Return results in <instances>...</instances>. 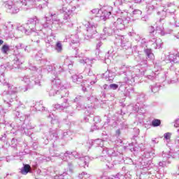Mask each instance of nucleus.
<instances>
[{
    "mask_svg": "<svg viewBox=\"0 0 179 179\" xmlns=\"http://www.w3.org/2000/svg\"><path fill=\"white\" fill-rule=\"evenodd\" d=\"M44 29L50 27V23H48V17H45L40 20L37 17H34L28 20L27 23L18 27V30L24 32L27 36H30L31 33H37V31H41Z\"/></svg>",
    "mask_w": 179,
    "mask_h": 179,
    "instance_id": "1",
    "label": "nucleus"
},
{
    "mask_svg": "<svg viewBox=\"0 0 179 179\" xmlns=\"http://www.w3.org/2000/svg\"><path fill=\"white\" fill-rule=\"evenodd\" d=\"M3 86L8 88L7 91H3V100L4 103H8V107H10V103L13 100H15L17 96L16 93H17V87L9 84V83L3 82Z\"/></svg>",
    "mask_w": 179,
    "mask_h": 179,
    "instance_id": "2",
    "label": "nucleus"
},
{
    "mask_svg": "<svg viewBox=\"0 0 179 179\" xmlns=\"http://www.w3.org/2000/svg\"><path fill=\"white\" fill-rule=\"evenodd\" d=\"M52 89L49 92V96H52L55 94H61V98L68 97L69 92L66 90V87L61 85V80L55 79L52 80Z\"/></svg>",
    "mask_w": 179,
    "mask_h": 179,
    "instance_id": "3",
    "label": "nucleus"
},
{
    "mask_svg": "<svg viewBox=\"0 0 179 179\" xmlns=\"http://www.w3.org/2000/svg\"><path fill=\"white\" fill-rule=\"evenodd\" d=\"M22 3L21 1L13 3L12 0H8L4 1V6L8 13L13 14L17 13L20 8L23 9Z\"/></svg>",
    "mask_w": 179,
    "mask_h": 179,
    "instance_id": "4",
    "label": "nucleus"
},
{
    "mask_svg": "<svg viewBox=\"0 0 179 179\" xmlns=\"http://www.w3.org/2000/svg\"><path fill=\"white\" fill-rule=\"evenodd\" d=\"M130 20L131 18L128 17V13L124 12L122 13L121 17L117 18L113 25L114 26L115 29H117V30H124L127 24L129 23Z\"/></svg>",
    "mask_w": 179,
    "mask_h": 179,
    "instance_id": "5",
    "label": "nucleus"
},
{
    "mask_svg": "<svg viewBox=\"0 0 179 179\" xmlns=\"http://www.w3.org/2000/svg\"><path fill=\"white\" fill-rule=\"evenodd\" d=\"M107 155L105 156H101L99 157V160L101 162H110L111 160V157L110 156H112V157H117V156H122V154H121L120 152L117 150V148H106V150Z\"/></svg>",
    "mask_w": 179,
    "mask_h": 179,
    "instance_id": "6",
    "label": "nucleus"
},
{
    "mask_svg": "<svg viewBox=\"0 0 179 179\" xmlns=\"http://www.w3.org/2000/svg\"><path fill=\"white\" fill-rule=\"evenodd\" d=\"M115 43L116 44H120V47L123 48V50H129V48H131V43L128 38L124 36H115Z\"/></svg>",
    "mask_w": 179,
    "mask_h": 179,
    "instance_id": "7",
    "label": "nucleus"
},
{
    "mask_svg": "<svg viewBox=\"0 0 179 179\" xmlns=\"http://www.w3.org/2000/svg\"><path fill=\"white\" fill-rule=\"evenodd\" d=\"M96 27L97 24L88 22L86 31L85 33V38H86V40H90V38H93V36L97 33Z\"/></svg>",
    "mask_w": 179,
    "mask_h": 179,
    "instance_id": "8",
    "label": "nucleus"
},
{
    "mask_svg": "<svg viewBox=\"0 0 179 179\" xmlns=\"http://www.w3.org/2000/svg\"><path fill=\"white\" fill-rule=\"evenodd\" d=\"M23 82L26 83V88L24 92H27L29 89H31L34 85H38V86H41V81L40 80H34L33 78H29V76H25L22 79Z\"/></svg>",
    "mask_w": 179,
    "mask_h": 179,
    "instance_id": "9",
    "label": "nucleus"
},
{
    "mask_svg": "<svg viewBox=\"0 0 179 179\" xmlns=\"http://www.w3.org/2000/svg\"><path fill=\"white\" fill-rule=\"evenodd\" d=\"M50 17H52V22L50 20V19L48 17V23H49V27L50 26L52 23V27H56V29H59V27H61L62 26V22H61V20H59V17H58V15L57 14H50Z\"/></svg>",
    "mask_w": 179,
    "mask_h": 179,
    "instance_id": "10",
    "label": "nucleus"
},
{
    "mask_svg": "<svg viewBox=\"0 0 179 179\" xmlns=\"http://www.w3.org/2000/svg\"><path fill=\"white\" fill-rule=\"evenodd\" d=\"M55 156H60L61 159H63L64 162H68V159H78V157H79V155H78L76 151H66L64 154L62 153L61 155H56Z\"/></svg>",
    "mask_w": 179,
    "mask_h": 179,
    "instance_id": "11",
    "label": "nucleus"
},
{
    "mask_svg": "<svg viewBox=\"0 0 179 179\" xmlns=\"http://www.w3.org/2000/svg\"><path fill=\"white\" fill-rule=\"evenodd\" d=\"M162 157L163 160L162 162H159V166L160 167H167V166H169V164L171 163V159H173V157H171V155L166 154L164 152L162 153Z\"/></svg>",
    "mask_w": 179,
    "mask_h": 179,
    "instance_id": "12",
    "label": "nucleus"
},
{
    "mask_svg": "<svg viewBox=\"0 0 179 179\" xmlns=\"http://www.w3.org/2000/svg\"><path fill=\"white\" fill-rule=\"evenodd\" d=\"M148 30H149V33H150V38H155V34H156V33H159V34H161V36L164 35L163 29H162L159 27H157L156 28V30H155L154 27H149Z\"/></svg>",
    "mask_w": 179,
    "mask_h": 179,
    "instance_id": "13",
    "label": "nucleus"
},
{
    "mask_svg": "<svg viewBox=\"0 0 179 179\" xmlns=\"http://www.w3.org/2000/svg\"><path fill=\"white\" fill-rule=\"evenodd\" d=\"M38 0H21L22 9L24 10H27L29 8H33L34 5Z\"/></svg>",
    "mask_w": 179,
    "mask_h": 179,
    "instance_id": "14",
    "label": "nucleus"
},
{
    "mask_svg": "<svg viewBox=\"0 0 179 179\" xmlns=\"http://www.w3.org/2000/svg\"><path fill=\"white\" fill-rule=\"evenodd\" d=\"M61 72H64V69L61 67V65L54 64L53 69L52 70V74L54 75L53 80H55V79H57V78H58V75H59Z\"/></svg>",
    "mask_w": 179,
    "mask_h": 179,
    "instance_id": "15",
    "label": "nucleus"
},
{
    "mask_svg": "<svg viewBox=\"0 0 179 179\" xmlns=\"http://www.w3.org/2000/svg\"><path fill=\"white\" fill-rule=\"evenodd\" d=\"M109 10L107 9H102L100 10V12L101 13L99 17L101 19V20H103L104 22H106V20H107V19H108V17H110V16H111V7L108 8Z\"/></svg>",
    "mask_w": 179,
    "mask_h": 179,
    "instance_id": "16",
    "label": "nucleus"
},
{
    "mask_svg": "<svg viewBox=\"0 0 179 179\" xmlns=\"http://www.w3.org/2000/svg\"><path fill=\"white\" fill-rule=\"evenodd\" d=\"M13 66V68H19L23 62H24V57L19 55L15 58H14Z\"/></svg>",
    "mask_w": 179,
    "mask_h": 179,
    "instance_id": "17",
    "label": "nucleus"
},
{
    "mask_svg": "<svg viewBox=\"0 0 179 179\" xmlns=\"http://www.w3.org/2000/svg\"><path fill=\"white\" fill-rule=\"evenodd\" d=\"M24 108V105L20 102V105L17 106L15 112V115L17 118L20 119V121H24L26 120V115L20 113V108Z\"/></svg>",
    "mask_w": 179,
    "mask_h": 179,
    "instance_id": "18",
    "label": "nucleus"
},
{
    "mask_svg": "<svg viewBox=\"0 0 179 179\" xmlns=\"http://www.w3.org/2000/svg\"><path fill=\"white\" fill-rule=\"evenodd\" d=\"M76 9V7H73L71 8V7H63L62 10L65 13V15L64 17V20H68L69 16H71V15H72V13L75 12Z\"/></svg>",
    "mask_w": 179,
    "mask_h": 179,
    "instance_id": "19",
    "label": "nucleus"
},
{
    "mask_svg": "<svg viewBox=\"0 0 179 179\" xmlns=\"http://www.w3.org/2000/svg\"><path fill=\"white\" fill-rule=\"evenodd\" d=\"M90 160H92L89 156H85V157H80L78 164L80 166V167L86 168L89 167V163L90 162Z\"/></svg>",
    "mask_w": 179,
    "mask_h": 179,
    "instance_id": "20",
    "label": "nucleus"
},
{
    "mask_svg": "<svg viewBox=\"0 0 179 179\" xmlns=\"http://www.w3.org/2000/svg\"><path fill=\"white\" fill-rule=\"evenodd\" d=\"M61 107H62V111L65 110L66 113L72 115L73 114V111L72 110V108L69 106V103H68V99H64V103H62Z\"/></svg>",
    "mask_w": 179,
    "mask_h": 179,
    "instance_id": "21",
    "label": "nucleus"
},
{
    "mask_svg": "<svg viewBox=\"0 0 179 179\" xmlns=\"http://www.w3.org/2000/svg\"><path fill=\"white\" fill-rule=\"evenodd\" d=\"M150 41H151L152 43V47L155 49L157 50V48H161L162 45H163V42L162 41V39L158 38L156 39L155 37L150 38Z\"/></svg>",
    "mask_w": 179,
    "mask_h": 179,
    "instance_id": "22",
    "label": "nucleus"
},
{
    "mask_svg": "<svg viewBox=\"0 0 179 179\" xmlns=\"http://www.w3.org/2000/svg\"><path fill=\"white\" fill-rule=\"evenodd\" d=\"M103 76L108 82H113V80H114V78H115V73L108 70L103 73Z\"/></svg>",
    "mask_w": 179,
    "mask_h": 179,
    "instance_id": "23",
    "label": "nucleus"
},
{
    "mask_svg": "<svg viewBox=\"0 0 179 179\" xmlns=\"http://www.w3.org/2000/svg\"><path fill=\"white\" fill-rule=\"evenodd\" d=\"M72 82L76 85H80L83 82V76L80 74H73L71 76Z\"/></svg>",
    "mask_w": 179,
    "mask_h": 179,
    "instance_id": "24",
    "label": "nucleus"
},
{
    "mask_svg": "<svg viewBox=\"0 0 179 179\" xmlns=\"http://www.w3.org/2000/svg\"><path fill=\"white\" fill-rule=\"evenodd\" d=\"M169 59L171 62H174L175 64H179V54L178 53L170 54L169 55ZM176 71H179V69H176Z\"/></svg>",
    "mask_w": 179,
    "mask_h": 179,
    "instance_id": "25",
    "label": "nucleus"
},
{
    "mask_svg": "<svg viewBox=\"0 0 179 179\" xmlns=\"http://www.w3.org/2000/svg\"><path fill=\"white\" fill-rule=\"evenodd\" d=\"M49 136L48 137V139L50 141H57L58 138H59V136H58V133H57L55 131H50L49 134Z\"/></svg>",
    "mask_w": 179,
    "mask_h": 179,
    "instance_id": "26",
    "label": "nucleus"
},
{
    "mask_svg": "<svg viewBox=\"0 0 179 179\" xmlns=\"http://www.w3.org/2000/svg\"><path fill=\"white\" fill-rule=\"evenodd\" d=\"M115 31V28H110V27H108V28H104L103 29V33L104 34H106V36H112L113 34H114Z\"/></svg>",
    "mask_w": 179,
    "mask_h": 179,
    "instance_id": "27",
    "label": "nucleus"
},
{
    "mask_svg": "<svg viewBox=\"0 0 179 179\" xmlns=\"http://www.w3.org/2000/svg\"><path fill=\"white\" fill-rule=\"evenodd\" d=\"M93 145H94V146H99L101 149H103V146H104V141L100 138L96 139L94 141Z\"/></svg>",
    "mask_w": 179,
    "mask_h": 179,
    "instance_id": "28",
    "label": "nucleus"
},
{
    "mask_svg": "<svg viewBox=\"0 0 179 179\" xmlns=\"http://www.w3.org/2000/svg\"><path fill=\"white\" fill-rule=\"evenodd\" d=\"M30 171V165L25 164L24 166L21 169L20 173L21 174H23L24 176H26Z\"/></svg>",
    "mask_w": 179,
    "mask_h": 179,
    "instance_id": "29",
    "label": "nucleus"
},
{
    "mask_svg": "<svg viewBox=\"0 0 179 179\" xmlns=\"http://www.w3.org/2000/svg\"><path fill=\"white\" fill-rule=\"evenodd\" d=\"M60 139H64V141H69L71 137H69V131H64L62 134L59 135Z\"/></svg>",
    "mask_w": 179,
    "mask_h": 179,
    "instance_id": "30",
    "label": "nucleus"
},
{
    "mask_svg": "<svg viewBox=\"0 0 179 179\" xmlns=\"http://www.w3.org/2000/svg\"><path fill=\"white\" fill-rule=\"evenodd\" d=\"M129 36H130L131 37H133V38H134V40H136V41H141L142 37H141V36H139V34H137L136 33L132 31V32H129Z\"/></svg>",
    "mask_w": 179,
    "mask_h": 179,
    "instance_id": "31",
    "label": "nucleus"
},
{
    "mask_svg": "<svg viewBox=\"0 0 179 179\" xmlns=\"http://www.w3.org/2000/svg\"><path fill=\"white\" fill-rule=\"evenodd\" d=\"M78 178V179H90V174H89L86 172H82L81 173H79Z\"/></svg>",
    "mask_w": 179,
    "mask_h": 179,
    "instance_id": "32",
    "label": "nucleus"
},
{
    "mask_svg": "<svg viewBox=\"0 0 179 179\" xmlns=\"http://www.w3.org/2000/svg\"><path fill=\"white\" fill-rule=\"evenodd\" d=\"M146 12L148 15H152L153 13V10H155V6L152 4H148L146 6Z\"/></svg>",
    "mask_w": 179,
    "mask_h": 179,
    "instance_id": "33",
    "label": "nucleus"
},
{
    "mask_svg": "<svg viewBox=\"0 0 179 179\" xmlns=\"http://www.w3.org/2000/svg\"><path fill=\"white\" fill-rule=\"evenodd\" d=\"M72 44H78L79 43V36L78 35H71L70 37Z\"/></svg>",
    "mask_w": 179,
    "mask_h": 179,
    "instance_id": "34",
    "label": "nucleus"
},
{
    "mask_svg": "<svg viewBox=\"0 0 179 179\" xmlns=\"http://www.w3.org/2000/svg\"><path fill=\"white\" fill-rule=\"evenodd\" d=\"M162 121L159 119H154L151 122L152 127H154L155 128H156L157 127H160Z\"/></svg>",
    "mask_w": 179,
    "mask_h": 179,
    "instance_id": "35",
    "label": "nucleus"
},
{
    "mask_svg": "<svg viewBox=\"0 0 179 179\" xmlns=\"http://www.w3.org/2000/svg\"><path fill=\"white\" fill-rule=\"evenodd\" d=\"M160 90V84H156L155 85L151 86V92L152 93H157Z\"/></svg>",
    "mask_w": 179,
    "mask_h": 179,
    "instance_id": "36",
    "label": "nucleus"
},
{
    "mask_svg": "<svg viewBox=\"0 0 179 179\" xmlns=\"http://www.w3.org/2000/svg\"><path fill=\"white\" fill-rule=\"evenodd\" d=\"M35 109L37 111H45V107H44L42 104L38 103L35 105Z\"/></svg>",
    "mask_w": 179,
    "mask_h": 179,
    "instance_id": "37",
    "label": "nucleus"
},
{
    "mask_svg": "<svg viewBox=\"0 0 179 179\" xmlns=\"http://www.w3.org/2000/svg\"><path fill=\"white\" fill-rule=\"evenodd\" d=\"M55 50L57 52H62V43H61V42L59 41L56 43Z\"/></svg>",
    "mask_w": 179,
    "mask_h": 179,
    "instance_id": "38",
    "label": "nucleus"
},
{
    "mask_svg": "<svg viewBox=\"0 0 179 179\" xmlns=\"http://www.w3.org/2000/svg\"><path fill=\"white\" fill-rule=\"evenodd\" d=\"M144 52L145 53L148 58H153V53H152V50L150 49H145Z\"/></svg>",
    "mask_w": 179,
    "mask_h": 179,
    "instance_id": "39",
    "label": "nucleus"
},
{
    "mask_svg": "<svg viewBox=\"0 0 179 179\" xmlns=\"http://www.w3.org/2000/svg\"><path fill=\"white\" fill-rule=\"evenodd\" d=\"M1 110H3V109H2V106H0V113H1ZM5 120L3 119V117H2V115L0 116V129H2V127H5ZM1 125H2V127H1Z\"/></svg>",
    "mask_w": 179,
    "mask_h": 179,
    "instance_id": "40",
    "label": "nucleus"
},
{
    "mask_svg": "<svg viewBox=\"0 0 179 179\" xmlns=\"http://www.w3.org/2000/svg\"><path fill=\"white\" fill-rule=\"evenodd\" d=\"M176 78L171 80V83H177V82H179V70H176Z\"/></svg>",
    "mask_w": 179,
    "mask_h": 179,
    "instance_id": "41",
    "label": "nucleus"
},
{
    "mask_svg": "<svg viewBox=\"0 0 179 179\" xmlns=\"http://www.w3.org/2000/svg\"><path fill=\"white\" fill-rule=\"evenodd\" d=\"M34 129V125L31 124V122H30L26 126V128L24 129V131L26 134L28 129Z\"/></svg>",
    "mask_w": 179,
    "mask_h": 179,
    "instance_id": "42",
    "label": "nucleus"
},
{
    "mask_svg": "<svg viewBox=\"0 0 179 179\" xmlns=\"http://www.w3.org/2000/svg\"><path fill=\"white\" fill-rule=\"evenodd\" d=\"M102 44L103 43H101V41H99L96 43V55H97L98 52L99 57H100V50L99 48L101 47Z\"/></svg>",
    "mask_w": 179,
    "mask_h": 179,
    "instance_id": "43",
    "label": "nucleus"
},
{
    "mask_svg": "<svg viewBox=\"0 0 179 179\" xmlns=\"http://www.w3.org/2000/svg\"><path fill=\"white\" fill-rule=\"evenodd\" d=\"M122 176H124V175L118 173L115 176H109L108 178V179H120V178H121V177H122Z\"/></svg>",
    "mask_w": 179,
    "mask_h": 179,
    "instance_id": "44",
    "label": "nucleus"
},
{
    "mask_svg": "<svg viewBox=\"0 0 179 179\" xmlns=\"http://www.w3.org/2000/svg\"><path fill=\"white\" fill-rule=\"evenodd\" d=\"M1 51L3 54H7L8 51H9V45H3L2 48H1Z\"/></svg>",
    "mask_w": 179,
    "mask_h": 179,
    "instance_id": "45",
    "label": "nucleus"
},
{
    "mask_svg": "<svg viewBox=\"0 0 179 179\" xmlns=\"http://www.w3.org/2000/svg\"><path fill=\"white\" fill-rule=\"evenodd\" d=\"M141 41V47H143V48H145V47H147V45H148V43H147V41H146V38H141V40H140Z\"/></svg>",
    "mask_w": 179,
    "mask_h": 179,
    "instance_id": "46",
    "label": "nucleus"
},
{
    "mask_svg": "<svg viewBox=\"0 0 179 179\" xmlns=\"http://www.w3.org/2000/svg\"><path fill=\"white\" fill-rule=\"evenodd\" d=\"M5 69H6V66L5 65L0 66V76H3V73H5Z\"/></svg>",
    "mask_w": 179,
    "mask_h": 179,
    "instance_id": "47",
    "label": "nucleus"
},
{
    "mask_svg": "<svg viewBox=\"0 0 179 179\" xmlns=\"http://www.w3.org/2000/svg\"><path fill=\"white\" fill-rule=\"evenodd\" d=\"M145 157H147V159H149V157H155V151L152 150L150 152L145 153Z\"/></svg>",
    "mask_w": 179,
    "mask_h": 179,
    "instance_id": "48",
    "label": "nucleus"
},
{
    "mask_svg": "<svg viewBox=\"0 0 179 179\" xmlns=\"http://www.w3.org/2000/svg\"><path fill=\"white\" fill-rule=\"evenodd\" d=\"M119 69L122 71L120 73H126L127 66H125V64H122L121 66L119 67Z\"/></svg>",
    "mask_w": 179,
    "mask_h": 179,
    "instance_id": "49",
    "label": "nucleus"
},
{
    "mask_svg": "<svg viewBox=\"0 0 179 179\" xmlns=\"http://www.w3.org/2000/svg\"><path fill=\"white\" fill-rule=\"evenodd\" d=\"M68 169L70 173H73V164L72 162H68Z\"/></svg>",
    "mask_w": 179,
    "mask_h": 179,
    "instance_id": "50",
    "label": "nucleus"
},
{
    "mask_svg": "<svg viewBox=\"0 0 179 179\" xmlns=\"http://www.w3.org/2000/svg\"><path fill=\"white\" fill-rule=\"evenodd\" d=\"M92 61H93V59L87 58V59H83V62H84V64H86L87 65H92Z\"/></svg>",
    "mask_w": 179,
    "mask_h": 179,
    "instance_id": "51",
    "label": "nucleus"
},
{
    "mask_svg": "<svg viewBox=\"0 0 179 179\" xmlns=\"http://www.w3.org/2000/svg\"><path fill=\"white\" fill-rule=\"evenodd\" d=\"M11 146L12 148H16V146H17V140L13 138L11 140Z\"/></svg>",
    "mask_w": 179,
    "mask_h": 179,
    "instance_id": "52",
    "label": "nucleus"
},
{
    "mask_svg": "<svg viewBox=\"0 0 179 179\" xmlns=\"http://www.w3.org/2000/svg\"><path fill=\"white\" fill-rule=\"evenodd\" d=\"M85 73H87L88 76H93V71L90 69H86L85 70Z\"/></svg>",
    "mask_w": 179,
    "mask_h": 179,
    "instance_id": "53",
    "label": "nucleus"
},
{
    "mask_svg": "<svg viewBox=\"0 0 179 179\" xmlns=\"http://www.w3.org/2000/svg\"><path fill=\"white\" fill-rule=\"evenodd\" d=\"M133 15H137L138 16H141V15H142V11L141 10H134L133 11Z\"/></svg>",
    "mask_w": 179,
    "mask_h": 179,
    "instance_id": "54",
    "label": "nucleus"
},
{
    "mask_svg": "<svg viewBox=\"0 0 179 179\" xmlns=\"http://www.w3.org/2000/svg\"><path fill=\"white\" fill-rule=\"evenodd\" d=\"M110 87L113 89V90H117L118 89V85L117 84H110Z\"/></svg>",
    "mask_w": 179,
    "mask_h": 179,
    "instance_id": "55",
    "label": "nucleus"
},
{
    "mask_svg": "<svg viewBox=\"0 0 179 179\" xmlns=\"http://www.w3.org/2000/svg\"><path fill=\"white\" fill-rule=\"evenodd\" d=\"M91 13H93V15H97V13H100V10L99 8H94L91 10Z\"/></svg>",
    "mask_w": 179,
    "mask_h": 179,
    "instance_id": "56",
    "label": "nucleus"
},
{
    "mask_svg": "<svg viewBox=\"0 0 179 179\" xmlns=\"http://www.w3.org/2000/svg\"><path fill=\"white\" fill-rule=\"evenodd\" d=\"M164 138L165 139H166V140L170 139V138H171V134H170V133H166V134H164Z\"/></svg>",
    "mask_w": 179,
    "mask_h": 179,
    "instance_id": "57",
    "label": "nucleus"
},
{
    "mask_svg": "<svg viewBox=\"0 0 179 179\" xmlns=\"http://www.w3.org/2000/svg\"><path fill=\"white\" fill-rule=\"evenodd\" d=\"M82 99H83V96H80V95H78L75 99H74V103H76L77 101H79L80 100H82Z\"/></svg>",
    "mask_w": 179,
    "mask_h": 179,
    "instance_id": "58",
    "label": "nucleus"
},
{
    "mask_svg": "<svg viewBox=\"0 0 179 179\" xmlns=\"http://www.w3.org/2000/svg\"><path fill=\"white\" fill-rule=\"evenodd\" d=\"M55 110H59V111H62V106L60 104L55 105Z\"/></svg>",
    "mask_w": 179,
    "mask_h": 179,
    "instance_id": "59",
    "label": "nucleus"
},
{
    "mask_svg": "<svg viewBox=\"0 0 179 179\" xmlns=\"http://www.w3.org/2000/svg\"><path fill=\"white\" fill-rule=\"evenodd\" d=\"M94 121L95 122V124H97L98 122H100L101 121V119L99 116H96L94 117Z\"/></svg>",
    "mask_w": 179,
    "mask_h": 179,
    "instance_id": "60",
    "label": "nucleus"
},
{
    "mask_svg": "<svg viewBox=\"0 0 179 179\" xmlns=\"http://www.w3.org/2000/svg\"><path fill=\"white\" fill-rule=\"evenodd\" d=\"M66 173H63L57 176V179H65Z\"/></svg>",
    "mask_w": 179,
    "mask_h": 179,
    "instance_id": "61",
    "label": "nucleus"
},
{
    "mask_svg": "<svg viewBox=\"0 0 179 179\" xmlns=\"http://www.w3.org/2000/svg\"><path fill=\"white\" fill-rule=\"evenodd\" d=\"M47 69H48V72H51V73L52 74V69H54V66H47Z\"/></svg>",
    "mask_w": 179,
    "mask_h": 179,
    "instance_id": "62",
    "label": "nucleus"
},
{
    "mask_svg": "<svg viewBox=\"0 0 179 179\" xmlns=\"http://www.w3.org/2000/svg\"><path fill=\"white\" fill-rule=\"evenodd\" d=\"M15 159V157H12V156H8L6 157V162H10L11 160H13Z\"/></svg>",
    "mask_w": 179,
    "mask_h": 179,
    "instance_id": "63",
    "label": "nucleus"
},
{
    "mask_svg": "<svg viewBox=\"0 0 179 179\" xmlns=\"http://www.w3.org/2000/svg\"><path fill=\"white\" fill-rule=\"evenodd\" d=\"M146 174H155V170L150 169V171H147Z\"/></svg>",
    "mask_w": 179,
    "mask_h": 179,
    "instance_id": "64",
    "label": "nucleus"
}]
</instances>
